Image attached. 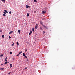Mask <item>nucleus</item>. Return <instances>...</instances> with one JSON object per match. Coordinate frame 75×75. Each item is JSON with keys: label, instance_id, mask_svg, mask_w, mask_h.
<instances>
[{"label": "nucleus", "instance_id": "f257e3e1", "mask_svg": "<svg viewBox=\"0 0 75 75\" xmlns=\"http://www.w3.org/2000/svg\"><path fill=\"white\" fill-rule=\"evenodd\" d=\"M42 26H43V28L45 29H46L47 30L48 29V28H47L46 26L43 25H42Z\"/></svg>", "mask_w": 75, "mask_h": 75}, {"label": "nucleus", "instance_id": "f03ea898", "mask_svg": "<svg viewBox=\"0 0 75 75\" xmlns=\"http://www.w3.org/2000/svg\"><path fill=\"white\" fill-rule=\"evenodd\" d=\"M42 13L43 14H44L45 13H46V11H44L42 12Z\"/></svg>", "mask_w": 75, "mask_h": 75}, {"label": "nucleus", "instance_id": "7ed1b4c3", "mask_svg": "<svg viewBox=\"0 0 75 75\" xmlns=\"http://www.w3.org/2000/svg\"><path fill=\"white\" fill-rule=\"evenodd\" d=\"M26 8H30V6L27 5L26 6Z\"/></svg>", "mask_w": 75, "mask_h": 75}, {"label": "nucleus", "instance_id": "20e7f679", "mask_svg": "<svg viewBox=\"0 0 75 75\" xmlns=\"http://www.w3.org/2000/svg\"><path fill=\"white\" fill-rule=\"evenodd\" d=\"M4 69V68H0V71H3Z\"/></svg>", "mask_w": 75, "mask_h": 75}, {"label": "nucleus", "instance_id": "39448f33", "mask_svg": "<svg viewBox=\"0 0 75 75\" xmlns=\"http://www.w3.org/2000/svg\"><path fill=\"white\" fill-rule=\"evenodd\" d=\"M18 32L19 34H20V32H21V30H18Z\"/></svg>", "mask_w": 75, "mask_h": 75}, {"label": "nucleus", "instance_id": "423d86ee", "mask_svg": "<svg viewBox=\"0 0 75 75\" xmlns=\"http://www.w3.org/2000/svg\"><path fill=\"white\" fill-rule=\"evenodd\" d=\"M31 33H32V31L30 30V32L29 33V35H31Z\"/></svg>", "mask_w": 75, "mask_h": 75}, {"label": "nucleus", "instance_id": "0eeeda50", "mask_svg": "<svg viewBox=\"0 0 75 75\" xmlns=\"http://www.w3.org/2000/svg\"><path fill=\"white\" fill-rule=\"evenodd\" d=\"M7 57H6L5 58V61L6 62H7Z\"/></svg>", "mask_w": 75, "mask_h": 75}, {"label": "nucleus", "instance_id": "6e6552de", "mask_svg": "<svg viewBox=\"0 0 75 75\" xmlns=\"http://www.w3.org/2000/svg\"><path fill=\"white\" fill-rule=\"evenodd\" d=\"M13 66V64H11L10 65V68H11Z\"/></svg>", "mask_w": 75, "mask_h": 75}, {"label": "nucleus", "instance_id": "1a4fd4ad", "mask_svg": "<svg viewBox=\"0 0 75 75\" xmlns=\"http://www.w3.org/2000/svg\"><path fill=\"white\" fill-rule=\"evenodd\" d=\"M13 33V31H11L9 33V34H12V33Z\"/></svg>", "mask_w": 75, "mask_h": 75}, {"label": "nucleus", "instance_id": "9d476101", "mask_svg": "<svg viewBox=\"0 0 75 75\" xmlns=\"http://www.w3.org/2000/svg\"><path fill=\"white\" fill-rule=\"evenodd\" d=\"M37 28H38V26L37 25H36L35 27V29H37Z\"/></svg>", "mask_w": 75, "mask_h": 75}, {"label": "nucleus", "instance_id": "9b49d317", "mask_svg": "<svg viewBox=\"0 0 75 75\" xmlns=\"http://www.w3.org/2000/svg\"><path fill=\"white\" fill-rule=\"evenodd\" d=\"M2 38H4V35H2Z\"/></svg>", "mask_w": 75, "mask_h": 75}, {"label": "nucleus", "instance_id": "f8f14e48", "mask_svg": "<svg viewBox=\"0 0 75 75\" xmlns=\"http://www.w3.org/2000/svg\"><path fill=\"white\" fill-rule=\"evenodd\" d=\"M4 11H5V12H6V13H8V12L6 10H4Z\"/></svg>", "mask_w": 75, "mask_h": 75}, {"label": "nucleus", "instance_id": "ddd939ff", "mask_svg": "<svg viewBox=\"0 0 75 75\" xmlns=\"http://www.w3.org/2000/svg\"><path fill=\"white\" fill-rule=\"evenodd\" d=\"M32 31L33 32H34V28H32Z\"/></svg>", "mask_w": 75, "mask_h": 75}, {"label": "nucleus", "instance_id": "4468645a", "mask_svg": "<svg viewBox=\"0 0 75 75\" xmlns=\"http://www.w3.org/2000/svg\"><path fill=\"white\" fill-rule=\"evenodd\" d=\"M29 16V13H28L27 14V17H28Z\"/></svg>", "mask_w": 75, "mask_h": 75}, {"label": "nucleus", "instance_id": "2eb2a0df", "mask_svg": "<svg viewBox=\"0 0 75 75\" xmlns=\"http://www.w3.org/2000/svg\"><path fill=\"white\" fill-rule=\"evenodd\" d=\"M23 56H25V53H23Z\"/></svg>", "mask_w": 75, "mask_h": 75}, {"label": "nucleus", "instance_id": "dca6fc26", "mask_svg": "<svg viewBox=\"0 0 75 75\" xmlns=\"http://www.w3.org/2000/svg\"><path fill=\"white\" fill-rule=\"evenodd\" d=\"M13 44H12L11 45V46H12V47H13V46H14V42H13Z\"/></svg>", "mask_w": 75, "mask_h": 75}, {"label": "nucleus", "instance_id": "f3484780", "mask_svg": "<svg viewBox=\"0 0 75 75\" xmlns=\"http://www.w3.org/2000/svg\"><path fill=\"white\" fill-rule=\"evenodd\" d=\"M16 44H17V45H18H18H19V44H18V42H17L16 43Z\"/></svg>", "mask_w": 75, "mask_h": 75}, {"label": "nucleus", "instance_id": "a211bd4d", "mask_svg": "<svg viewBox=\"0 0 75 75\" xmlns=\"http://www.w3.org/2000/svg\"><path fill=\"white\" fill-rule=\"evenodd\" d=\"M21 53H22V52H19V55H20V54H21Z\"/></svg>", "mask_w": 75, "mask_h": 75}, {"label": "nucleus", "instance_id": "6ab92c4d", "mask_svg": "<svg viewBox=\"0 0 75 75\" xmlns=\"http://www.w3.org/2000/svg\"><path fill=\"white\" fill-rule=\"evenodd\" d=\"M2 1H4V2H5L6 1V0H2Z\"/></svg>", "mask_w": 75, "mask_h": 75}, {"label": "nucleus", "instance_id": "aec40b11", "mask_svg": "<svg viewBox=\"0 0 75 75\" xmlns=\"http://www.w3.org/2000/svg\"><path fill=\"white\" fill-rule=\"evenodd\" d=\"M24 69H27V67H25V68Z\"/></svg>", "mask_w": 75, "mask_h": 75}, {"label": "nucleus", "instance_id": "412c9836", "mask_svg": "<svg viewBox=\"0 0 75 75\" xmlns=\"http://www.w3.org/2000/svg\"><path fill=\"white\" fill-rule=\"evenodd\" d=\"M3 54H1V55H0V57H3Z\"/></svg>", "mask_w": 75, "mask_h": 75}, {"label": "nucleus", "instance_id": "4be33fe9", "mask_svg": "<svg viewBox=\"0 0 75 75\" xmlns=\"http://www.w3.org/2000/svg\"><path fill=\"white\" fill-rule=\"evenodd\" d=\"M4 64H7V62H5L4 63Z\"/></svg>", "mask_w": 75, "mask_h": 75}, {"label": "nucleus", "instance_id": "5701e85b", "mask_svg": "<svg viewBox=\"0 0 75 75\" xmlns=\"http://www.w3.org/2000/svg\"><path fill=\"white\" fill-rule=\"evenodd\" d=\"M35 2H37V1L36 0H34Z\"/></svg>", "mask_w": 75, "mask_h": 75}, {"label": "nucleus", "instance_id": "b1692460", "mask_svg": "<svg viewBox=\"0 0 75 75\" xmlns=\"http://www.w3.org/2000/svg\"><path fill=\"white\" fill-rule=\"evenodd\" d=\"M9 14H11V11L9 12Z\"/></svg>", "mask_w": 75, "mask_h": 75}, {"label": "nucleus", "instance_id": "393cba45", "mask_svg": "<svg viewBox=\"0 0 75 75\" xmlns=\"http://www.w3.org/2000/svg\"><path fill=\"white\" fill-rule=\"evenodd\" d=\"M40 28L41 30H42V28L41 27H40Z\"/></svg>", "mask_w": 75, "mask_h": 75}, {"label": "nucleus", "instance_id": "a878e982", "mask_svg": "<svg viewBox=\"0 0 75 75\" xmlns=\"http://www.w3.org/2000/svg\"><path fill=\"white\" fill-rule=\"evenodd\" d=\"M10 54H12V52H10Z\"/></svg>", "mask_w": 75, "mask_h": 75}, {"label": "nucleus", "instance_id": "bb28decb", "mask_svg": "<svg viewBox=\"0 0 75 75\" xmlns=\"http://www.w3.org/2000/svg\"><path fill=\"white\" fill-rule=\"evenodd\" d=\"M3 15L4 16H6V14H3Z\"/></svg>", "mask_w": 75, "mask_h": 75}, {"label": "nucleus", "instance_id": "cd10ccee", "mask_svg": "<svg viewBox=\"0 0 75 75\" xmlns=\"http://www.w3.org/2000/svg\"><path fill=\"white\" fill-rule=\"evenodd\" d=\"M45 31H43V34H45Z\"/></svg>", "mask_w": 75, "mask_h": 75}, {"label": "nucleus", "instance_id": "c85d7f7f", "mask_svg": "<svg viewBox=\"0 0 75 75\" xmlns=\"http://www.w3.org/2000/svg\"><path fill=\"white\" fill-rule=\"evenodd\" d=\"M4 14H6V13L5 12H4Z\"/></svg>", "mask_w": 75, "mask_h": 75}, {"label": "nucleus", "instance_id": "c756f323", "mask_svg": "<svg viewBox=\"0 0 75 75\" xmlns=\"http://www.w3.org/2000/svg\"><path fill=\"white\" fill-rule=\"evenodd\" d=\"M25 52H26V51H27V50H25Z\"/></svg>", "mask_w": 75, "mask_h": 75}, {"label": "nucleus", "instance_id": "7c9ffc66", "mask_svg": "<svg viewBox=\"0 0 75 75\" xmlns=\"http://www.w3.org/2000/svg\"><path fill=\"white\" fill-rule=\"evenodd\" d=\"M11 38V37L10 36L9 37V38L10 39Z\"/></svg>", "mask_w": 75, "mask_h": 75}, {"label": "nucleus", "instance_id": "2f4dec72", "mask_svg": "<svg viewBox=\"0 0 75 75\" xmlns=\"http://www.w3.org/2000/svg\"><path fill=\"white\" fill-rule=\"evenodd\" d=\"M2 30H0V32H2Z\"/></svg>", "mask_w": 75, "mask_h": 75}, {"label": "nucleus", "instance_id": "473e14b6", "mask_svg": "<svg viewBox=\"0 0 75 75\" xmlns=\"http://www.w3.org/2000/svg\"><path fill=\"white\" fill-rule=\"evenodd\" d=\"M25 57L26 58H27V56H25Z\"/></svg>", "mask_w": 75, "mask_h": 75}, {"label": "nucleus", "instance_id": "72a5a7b5", "mask_svg": "<svg viewBox=\"0 0 75 75\" xmlns=\"http://www.w3.org/2000/svg\"><path fill=\"white\" fill-rule=\"evenodd\" d=\"M19 54H18L17 55V56H18V55H19Z\"/></svg>", "mask_w": 75, "mask_h": 75}, {"label": "nucleus", "instance_id": "f704fd0d", "mask_svg": "<svg viewBox=\"0 0 75 75\" xmlns=\"http://www.w3.org/2000/svg\"><path fill=\"white\" fill-rule=\"evenodd\" d=\"M7 62V64H8V63H9V62Z\"/></svg>", "mask_w": 75, "mask_h": 75}, {"label": "nucleus", "instance_id": "c9c22d12", "mask_svg": "<svg viewBox=\"0 0 75 75\" xmlns=\"http://www.w3.org/2000/svg\"><path fill=\"white\" fill-rule=\"evenodd\" d=\"M10 73H11V72H10L8 74H10Z\"/></svg>", "mask_w": 75, "mask_h": 75}, {"label": "nucleus", "instance_id": "e433bc0d", "mask_svg": "<svg viewBox=\"0 0 75 75\" xmlns=\"http://www.w3.org/2000/svg\"><path fill=\"white\" fill-rule=\"evenodd\" d=\"M13 60H14V58H13Z\"/></svg>", "mask_w": 75, "mask_h": 75}, {"label": "nucleus", "instance_id": "4c0bfd02", "mask_svg": "<svg viewBox=\"0 0 75 75\" xmlns=\"http://www.w3.org/2000/svg\"><path fill=\"white\" fill-rule=\"evenodd\" d=\"M1 65H3V64H1Z\"/></svg>", "mask_w": 75, "mask_h": 75}, {"label": "nucleus", "instance_id": "58836bf2", "mask_svg": "<svg viewBox=\"0 0 75 75\" xmlns=\"http://www.w3.org/2000/svg\"><path fill=\"white\" fill-rule=\"evenodd\" d=\"M28 59L27 60V61H28Z\"/></svg>", "mask_w": 75, "mask_h": 75}]
</instances>
